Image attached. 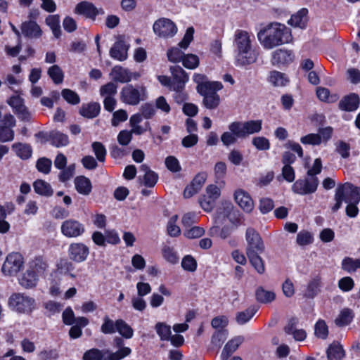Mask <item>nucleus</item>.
<instances>
[{
	"label": "nucleus",
	"mask_w": 360,
	"mask_h": 360,
	"mask_svg": "<svg viewBox=\"0 0 360 360\" xmlns=\"http://www.w3.org/2000/svg\"><path fill=\"white\" fill-rule=\"evenodd\" d=\"M300 141L303 144L318 146L321 143V136L319 134H309L301 137Z\"/></svg>",
	"instance_id": "e2e57ef3"
},
{
	"label": "nucleus",
	"mask_w": 360,
	"mask_h": 360,
	"mask_svg": "<svg viewBox=\"0 0 360 360\" xmlns=\"http://www.w3.org/2000/svg\"><path fill=\"white\" fill-rule=\"evenodd\" d=\"M307 14L308 10L305 8H302L297 13L291 16L288 23L292 26L304 28L307 25Z\"/></svg>",
	"instance_id": "bb28decb"
},
{
	"label": "nucleus",
	"mask_w": 360,
	"mask_h": 360,
	"mask_svg": "<svg viewBox=\"0 0 360 360\" xmlns=\"http://www.w3.org/2000/svg\"><path fill=\"white\" fill-rule=\"evenodd\" d=\"M350 145L344 141H338L335 143V152L343 159H347L350 156Z\"/></svg>",
	"instance_id": "864d4df0"
},
{
	"label": "nucleus",
	"mask_w": 360,
	"mask_h": 360,
	"mask_svg": "<svg viewBox=\"0 0 360 360\" xmlns=\"http://www.w3.org/2000/svg\"><path fill=\"white\" fill-rule=\"evenodd\" d=\"M129 46L126 44L124 39H118L110 50V56L113 59L123 61L127 58Z\"/></svg>",
	"instance_id": "a211bd4d"
},
{
	"label": "nucleus",
	"mask_w": 360,
	"mask_h": 360,
	"mask_svg": "<svg viewBox=\"0 0 360 360\" xmlns=\"http://www.w3.org/2000/svg\"><path fill=\"white\" fill-rule=\"evenodd\" d=\"M229 332L226 329H219L215 331L211 338V349L219 350L227 339Z\"/></svg>",
	"instance_id": "473e14b6"
},
{
	"label": "nucleus",
	"mask_w": 360,
	"mask_h": 360,
	"mask_svg": "<svg viewBox=\"0 0 360 360\" xmlns=\"http://www.w3.org/2000/svg\"><path fill=\"white\" fill-rule=\"evenodd\" d=\"M110 75L114 82L120 83H128L132 79V72L120 65L112 68Z\"/></svg>",
	"instance_id": "aec40b11"
},
{
	"label": "nucleus",
	"mask_w": 360,
	"mask_h": 360,
	"mask_svg": "<svg viewBox=\"0 0 360 360\" xmlns=\"http://www.w3.org/2000/svg\"><path fill=\"white\" fill-rule=\"evenodd\" d=\"M354 317V314L353 311L349 308H345L335 319V323L338 326H345L353 321Z\"/></svg>",
	"instance_id": "f704fd0d"
},
{
	"label": "nucleus",
	"mask_w": 360,
	"mask_h": 360,
	"mask_svg": "<svg viewBox=\"0 0 360 360\" xmlns=\"http://www.w3.org/2000/svg\"><path fill=\"white\" fill-rule=\"evenodd\" d=\"M22 34L28 38H39L42 32L35 21H25L21 25Z\"/></svg>",
	"instance_id": "412c9836"
},
{
	"label": "nucleus",
	"mask_w": 360,
	"mask_h": 360,
	"mask_svg": "<svg viewBox=\"0 0 360 360\" xmlns=\"http://www.w3.org/2000/svg\"><path fill=\"white\" fill-rule=\"evenodd\" d=\"M198 201L201 207L205 212H211L214 207L216 199L209 195H203L199 198Z\"/></svg>",
	"instance_id": "6e6d98bb"
},
{
	"label": "nucleus",
	"mask_w": 360,
	"mask_h": 360,
	"mask_svg": "<svg viewBox=\"0 0 360 360\" xmlns=\"http://www.w3.org/2000/svg\"><path fill=\"white\" fill-rule=\"evenodd\" d=\"M168 60L172 63H178L182 61L185 53L179 48L173 47L167 52Z\"/></svg>",
	"instance_id": "052dcab7"
},
{
	"label": "nucleus",
	"mask_w": 360,
	"mask_h": 360,
	"mask_svg": "<svg viewBox=\"0 0 360 360\" xmlns=\"http://www.w3.org/2000/svg\"><path fill=\"white\" fill-rule=\"evenodd\" d=\"M335 204L331 207L333 212H336L342 206V202L347 203L345 209L346 214L352 218L356 217L359 213L357 204L360 202V190L351 183L340 184L335 193Z\"/></svg>",
	"instance_id": "f03ea898"
},
{
	"label": "nucleus",
	"mask_w": 360,
	"mask_h": 360,
	"mask_svg": "<svg viewBox=\"0 0 360 360\" xmlns=\"http://www.w3.org/2000/svg\"><path fill=\"white\" fill-rule=\"evenodd\" d=\"M315 335L321 339L325 340L328 335V328L323 320H319L314 326Z\"/></svg>",
	"instance_id": "de8ad7c7"
},
{
	"label": "nucleus",
	"mask_w": 360,
	"mask_h": 360,
	"mask_svg": "<svg viewBox=\"0 0 360 360\" xmlns=\"http://www.w3.org/2000/svg\"><path fill=\"white\" fill-rule=\"evenodd\" d=\"M51 160L47 158H40L37 160L36 163L37 170L45 174H47L51 172Z\"/></svg>",
	"instance_id": "4d7b16f0"
},
{
	"label": "nucleus",
	"mask_w": 360,
	"mask_h": 360,
	"mask_svg": "<svg viewBox=\"0 0 360 360\" xmlns=\"http://www.w3.org/2000/svg\"><path fill=\"white\" fill-rule=\"evenodd\" d=\"M245 239L247 241L246 255L262 254L265 246L259 233L253 228L249 227L246 230Z\"/></svg>",
	"instance_id": "39448f33"
},
{
	"label": "nucleus",
	"mask_w": 360,
	"mask_h": 360,
	"mask_svg": "<svg viewBox=\"0 0 360 360\" xmlns=\"http://www.w3.org/2000/svg\"><path fill=\"white\" fill-rule=\"evenodd\" d=\"M262 129V120H249L243 122V129L245 131V138L250 134L259 133Z\"/></svg>",
	"instance_id": "58836bf2"
},
{
	"label": "nucleus",
	"mask_w": 360,
	"mask_h": 360,
	"mask_svg": "<svg viewBox=\"0 0 360 360\" xmlns=\"http://www.w3.org/2000/svg\"><path fill=\"white\" fill-rule=\"evenodd\" d=\"M228 219L233 226L238 228L243 224V214L234 207Z\"/></svg>",
	"instance_id": "0e129e2a"
},
{
	"label": "nucleus",
	"mask_w": 360,
	"mask_h": 360,
	"mask_svg": "<svg viewBox=\"0 0 360 360\" xmlns=\"http://www.w3.org/2000/svg\"><path fill=\"white\" fill-rule=\"evenodd\" d=\"M23 257L19 252H12L6 258L1 270L5 275L15 276L22 268Z\"/></svg>",
	"instance_id": "1a4fd4ad"
},
{
	"label": "nucleus",
	"mask_w": 360,
	"mask_h": 360,
	"mask_svg": "<svg viewBox=\"0 0 360 360\" xmlns=\"http://www.w3.org/2000/svg\"><path fill=\"white\" fill-rule=\"evenodd\" d=\"M174 86H186L189 79L188 73L179 65L171 66L169 68Z\"/></svg>",
	"instance_id": "6ab92c4d"
},
{
	"label": "nucleus",
	"mask_w": 360,
	"mask_h": 360,
	"mask_svg": "<svg viewBox=\"0 0 360 360\" xmlns=\"http://www.w3.org/2000/svg\"><path fill=\"white\" fill-rule=\"evenodd\" d=\"M162 256L165 260L171 264H176L179 261L176 252L169 246H165L162 248Z\"/></svg>",
	"instance_id": "13d9d810"
},
{
	"label": "nucleus",
	"mask_w": 360,
	"mask_h": 360,
	"mask_svg": "<svg viewBox=\"0 0 360 360\" xmlns=\"http://www.w3.org/2000/svg\"><path fill=\"white\" fill-rule=\"evenodd\" d=\"M166 167L172 172H179L181 170V167L179 160L174 156L169 155L165 159Z\"/></svg>",
	"instance_id": "338daca9"
},
{
	"label": "nucleus",
	"mask_w": 360,
	"mask_h": 360,
	"mask_svg": "<svg viewBox=\"0 0 360 360\" xmlns=\"http://www.w3.org/2000/svg\"><path fill=\"white\" fill-rule=\"evenodd\" d=\"M76 191L82 195H88L92 190L90 179L85 176H78L74 180Z\"/></svg>",
	"instance_id": "b1692460"
},
{
	"label": "nucleus",
	"mask_w": 360,
	"mask_h": 360,
	"mask_svg": "<svg viewBox=\"0 0 360 360\" xmlns=\"http://www.w3.org/2000/svg\"><path fill=\"white\" fill-rule=\"evenodd\" d=\"M91 147L97 160L103 162L106 156V149L104 145L101 142L95 141L91 144Z\"/></svg>",
	"instance_id": "8fccbe9b"
},
{
	"label": "nucleus",
	"mask_w": 360,
	"mask_h": 360,
	"mask_svg": "<svg viewBox=\"0 0 360 360\" xmlns=\"http://www.w3.org/2000/svg\"><path fill=\"white\" fill-rule=\"evenodd\" d=\"M157 334L162 341H168L172 335L171 327L163 322H158L155 326Z\"/></svg>",
	"instance_id": "79ce46f5"
},
{
	"label": "nucleus",
	"mask_w": 360,
	"mask_h": 360,
	"mask_svg": "<svg viewBox=\"0 0 360 360\" xmlns=\"http://www.w3.org/2000/svg\"><path fill=\"white\" fill-rule=\"evenodd\" d=\"M33 188L36 193L42 196L51 197L53 194V190L51 184L42 179L34 181Z\"/></svg>",
	"instance_id": "c85d7f7f"
},
{
	"label": "nucleus",
	"mask_w": 360,
	"mask_h": 360,
	"mask_svg": "<svg viewBox=\"0 0 360 360\" xmlns=\"http://www.w3.org/2000/svg\"><path fill=\"white\" fill-rule=\"evenodd\" d=\"M260 254H252L247 255L250 263L259 274H263L265 272L264 262L259 256Z\"/></svg>",
	"instance_id": "c03bdc74"
},
{
	"label": "nucleus",
	"mask_w": 360,
	"mask_h": 360,
	"mask_svg": "<svg viewBox=\"0 0 360 360\" xmlns=\"http://www.w3.org/2000/svg\"><path fill=\"white\" fill-rule=\"evenodd\" d=\"M236 202L247 213H250L254 208V202L250 194L243 189H238L234 193Z\"/></svg>",
	"instance_id": "2eb2a0df"
},
{
	"label": "nucleus",
	"mask_w": 360,
	"mask_h": 360,
	"mask_svg": "<svg viewBox=\"0 0 360 360\" xmlns=\"http://www.w3.org/2000/svg\"><path fill=\"white\" fill-rule=\"evenodd\" d=\"M12 149L16 155L22 160H28L32 157V148L28 143H15L12 145Z\"/></svg>",
	"instance_id": "cd10ccee"
},
{
	"label": "nucleus",
	"mask_w": 360,
	"mask_h": 360,
	"mask_svg": "<svg viewBox=\"0 0 360 360\" xmlns=\"http://www.w3.org/2000/svg\"><path fill=\"white\" fill-rule=\"evenodd\" d=\"M40 360H56L58 358V351L56 349H44L39 354Z\"/></svg>",
	"instance_id": "774afa93"
},
{
	"label": "nucleus",
	"mask_w": 360,
	"mask_h": 360,
	"mask_svg": "<svg viewBox=\"0 0 360 360\" xmlns=\"http://www.w3.org/2000/svg\"><path fill=\"white\" fill-rule=\"evenodd\" d=\"M181 266L187 271L193 272L197 269V262L193 256L186 255L182 259Z\"/></svg>",
	"instance_id": "bf43d9fd"
},
{
	"label": "nucleus",
	"mask_w": 360,
	"mask_h": 360,
	"mask_svg": "<svg viewBox=\"0 0 360 360\" xmlns=\"http://www.w3.org/2000/svg\"><path fill=\"white\" fill-rule=\"evenodd\" d=\"M360 98L355 93H350L345 96L340 100L338 107L341 110L346 112H352L356 110L359 106Z\"/></svg>",
	"instance_id": "dca6fc26"
},
{
	"label": "nucleus",
	"mask_w": 360,
	"mask_h": 360,
	"mask_svg": "<svg viewBox=\"0 0 360 360\" xmlns=\"http://www.w3.org/2000/svg\"><path fill=\"white\" fill-rule=\"evenodd\" d=\"M38 281L37 274L28 269L19 279L20 284L25 288L30 289L37 285Z\"/></svg>",
	"instance_id": "a878e982"
},
{
	"label": "nucleus",
	"mask_w": 360,
	"mask_h": 360,
	"mask_svg": "<svg viewBox=\"0 0 360 360\" xmlns=\"http://www.w3.org/2000/svg\"><path fill=\"white\" fill-rule=\"evenodd\" d=\"M124 341L122 336L115 337L113 339V346L117 348L118 350L115 352H111L110 351V353H108L109 355L105 360H121L129 356L131 352V349L129 347H124Z\"/></svg>",
	"instance_id": "4468645a"
},
{
	"label": "nucleus",
	"mask_w": 360,
	"mask_h": 360,
	"mask_svg": "<svg viewBox=\"0 0 360 360\" xmlns=\"http://www.w3.org/2000/svg\"><path fill=\"white\" fill-rule=\"evenodd\" d=\"M85 231L83 224L76 219H67L61 224V233L68 238H77Z\"/></svg>",
	"instance_id": "f8f14e48"
},
{
	"label": "nucleus",
	"mask_w": 360,
	"mask_h": 360,
	"mask_svg": "<svg viewBox=\"0 0 360 360\" xmlns=\"http://www.w3.org/2000/svg\"><path fill=\"white\" fill-rule=\"evenodd\" d=\"M295 59V55L292 50L286 49H278L272 52L271 63L278 68L288 67Z\"/></svg>",
	"instance_id": "9b49d317"
},
{
	"label": "nucleus",
	"mask_w": 360,
	"mask_h": 360,
	"mask_svg": "<svg viewBox=\"0 0 360 360\" xmlns=\"http://www.w3.org/2000/svg\"><path fill=\"white\" fill-rule=\"evenodd\" d=\"M101 331L103 334H112L117 331L116 321L110 319L108 316L103 318V323L101 327Z\"/></svg>",
	"instance_id": "3c124183"
},
{
	"label": "nucleus",
	"mask_w": 360,
	"mask_h": 360,
	"mask_svg": "<svg viewBox=\"0 0 360 360\" xmlns=\"http://www.w3.org/2000/svg\"><path fill=\"white\" fill-rule=\"evenodd\" d=\"M199 58L195 54H185L182 60L183 65L187 68L193 70L199 65Z\"/></svg>",
	"instance_id": "603ef678"
},
{
	"label": "nucleus",
	"mask_w": 360,
	"mask_h": 360,
	"mask_svg": "<svg viewBox=\"0 0 360 360\" xmlns=\"http://www.w3.org/2000/svg\"><path fill=\"white\" fill-rule=\"evenodd\" d=\"M48 75L56 84L63 82L64 74L62 69L58 65H53L48 70Z\"/></svg>",
	"instance_id": "a18cd8bd"
},
{
	"label": "nucleus",
	"mask_w": 360,
	"mask_h": 360,
	"mask_svg": "<svg viewBox=\"0 0 360 360\" xmlns=\"http://www.w3.org/2000/svg\"><path fill=\"white\" fill-rule=\"evenodd\" d=\"M223 85L221 82H217L214 86H211L210 89L204 90V92L198 93L203 96L202 103L207 109H215L220 103V97L217 93L222 89Z\"/></svg>",
	"instance_id": "9d476101"
},
{
	"label": "nucleus",
	"mask_w": 360,
	"mask_h": 360,
	"mask_svg": "<svg viewBox=\"0 0 360 360\" xmlns=\"http://www.w3.org/2000/svg\"><path fill=\"white\" fill-rule=\"evenodd\" d=\"M108 353H110L108 349L101 350L98 348H92L84 353L82 360H105L107 357H105V354Z\"/></svg>",
	"instance_id": "e433bc0d"
},
{
	"label": "nucleus",
	"mask_w": 360,
	"mask_h": 360,
	"mask_svg": "<svg viewBox=\"0 0 360 360\" xmlns=\"http://www.w3.org/2000/svg\"><path fill=\"white\" fill-rule=\"evenodd\" d=\"M244 341L245 338L243 335L235 336L229 340L222 349L221 359L228 360Z\"/></svg>",
	"instance_id": "f3484780"
},
{
	"label": "nucleus",
	"mask_w": 360,
	"mask_h": 360,
	"mask_svg": "<svg viewBox=\"0 0 360 360\" xmlns=\"http://www.w3.org/2000/svg\"><path fill=\"white\" fill-rule=\"evenodd\" d=\"M154 33L159 37L169 38L177 32V27L170 19L161 18L157 20L153 26Z\"/></svg>",
	"instance_id": "6e6552de"
},
{
	"label": "nucleus",
	"mask_w": 360,
	"mask_h": 360,
	"mask_svg": "<svg viewBox=\"0 0 360 360\" xmlns=\"http://www.w3.org/2000/svg\"><path fill=\"white\" fill-rule=\"evenodd\" d=\"M101 111V105L97 102L83 103L79 110V114L87 119L96 117Z\"/></svg>",
	"instance_id": "4be33fe9"
},
{
	"label": "nucleus",
	"mask_w": 360,
	"mask_h": 360,
	"mask_svg": "<svg viewBox=\"0 0 360 360\" xmlns=\"http://www.w3.org/2000/svg\"><path fill=\"white\" fill-rule=\"evenodd\" d=\"M233 44L236 47V60L238 65L245 66L257 60L258 54L252 47L250 37L247 31L237 30Z\"/></svg>",
	"instance_id": "7ed1b4c3"
},
{
	"label": "nucleus",
	"mask_w": 360,
	"mask_h": 360,
	"mask_svg": "<svg viewBox=\"0 0 360 360\" xmlns=\"http://www.w3.org/2000/svg\"><path fill=\"white\" fill-rule=\"evenodd\" d=\"M234 205L230 201H224L217 209L214 223L217 224H222L226 219H228L231 212L233 209Z\"/></svg>",
	"instance_id": "5701e85b"
},
{
	"label": "nucleus",
	"mask_w": 360,
	"mask_h": 360,
	"mask_svg": "<svg viewBox=\"0 0 360 360\" xmlns=\"http://www.w3.org/2000/svg\"><path fill=\"white\" fill-rule=\"evenodd\" d=\"M51 144L56 148L65 146L69 143L68 136L57 130L50 131Z\"/></svg>",
	"instance_id": "2f4dec72"
},
{
	"label": "nucleus",
	"mask_w": 360,
	"mask_h": 360,
	"mask_svg": "<svg viewBox=\"0 0 360 360\" xmlns=\"http://www.w3.org/2000/svg\"><path fill=\"white\" fill-rule=\"evenodd\" d=\"M326 354L328 360H342L345 355L342 346L335 342L329 345Z\"/></svg>",
	"instance_id": "c756f323"
},
{
	"label": "nucleus",
	"mask_w": 360,
	"mask_h": 360,
	"mask_svg": "<svg viewBox=\"0 0 360 360\" xmlns=\"http://www.w3.org/2000/svg\"><path fill=\"white\" fill-rule=\"evenodd\" d=\"M193 82L197 84L196 90L198 93L204 92V90L210 89L211 86H214L217 82L207 81L205 75L195 73L193 75Z\"/></svg>",
	"instance_id": "72a5a7b5"
},
{
	"label": "nucleus",
	"mask_w": 360,
	"mask_h": 360,
	"mask_svg": "<svg viewBox=\"0 0 360 360\" xmlns=\"http://www.w3.org/2000/svg\"><path fill=\"white\" fill-rule=\"evenodd\" d=\"M342 267L348 272L355 271L360 269V259H354L350 257H345L342 262Z\"/></svg>",
	"instance_id": "09e8293b"
},
{
	"label": "nucleus",
	"mask_w": 360,
	"mask_h": 360,
	"mask_svg": "<svg viewBox=\"0 0 360 360\" xmlns=\"http://www.w3.org/2000/svg\"><path fill=\"white\" fill-rule=\"evenodd\" d=\"M257 38L265 49L288 44L292 41L290 30L279 22H271L257 33Z\"/></svg>",
	"instance_id": "f257e3e1"
},
{
	"label": "nucleus",
	"mask_w": 360,
	"mask_h": 360,
	"mask_svg": "<svg viewBox=\"0 0 360 360\" xmlns=\"http://www.w3.org/2000/svg\"><path fill=\"white\" fill-rule=\"evenodd\" d=\"M255 299L259 303L269 304L276 299V294L259 286L255 290Z\"/></svg>",
	"instance_id": "7c9ffc66"
},
{
	"label": "nucleus",
	"mask_w": 360,
	"mask_h": 360,
	"mask_svg": "<svg viewBox=\"0 0 360 360\" xmlns=\"http://www.w3.org/2000/svg\"><path fill=\"white\" fill-rule=\"evenodd\" d=\"M68 253L70 260L80 263L86 259L89 248L82 243H72L69 246Z\"/></svg>",
	"instance_id": "ddd939ff"
},
{
	"label": "nucleus",
	"mask_w": 360,
	"mask_h": 360,
	"mask_svg": "<svg viewBox=\"0 0 360 360\" xmlns=\"http://www.w3.org/2000/svg\"><path fill=\"white\" fill-rule=\"evenodd\" d=\"M35 300L23 293H13L8 300L10 307L18 313L29 314L34 309Z\"/></svg>",
	"instance_id": "20e7f679"
},
{
	"label": "nucleus",
	"mask_w": 360,
	"mask_h": 360,
	"mask_svg": "<svg viewBox=\"0 0 360 360\" xmlns=\"http://www.w3.org/2000/svg\"><path fill=\"white\" fill-rule=\"evenodd\" d=\"M258 309V307L252 305L248 307L247 309L238 312L236 318L237 323L240 325L246 323L252 319V317H253Z\"/></svg>",
	"instance_id": "c9c22d12"
},
{
	"label": "nucleus",
	"mask_w": 360,
	"mask_h": 360,
	"mask_svg": "<svg viewBox=\"0 0 360 360\" xmlns=\"http://www.w3.org/2000/svg\"><path fill=\"white\" fill-rule=\"evenodd\" d=\"M252 144L259 150H267L270 148V142L264 136H256L252 140Z\"/></svg>",
	"instance_id": "680f3d73"
},
{
	"label": "nucleus",
	"mask_w": 360,
	"mask_h": 360,
	"mask_svg": "<svg viewBox=\"0 0 360 360\" xmlns=\"http://www.w3.org/2000/svg\"><path fill=\"white\" fill-rule=\"evenodd\" d=\"M145 92L146 87L143 86H140L139 90L138 88L134 87L132 84H127L121 90L120 100L127 105H136L141 100V94H144Z\"/></svg>",
	"instance_id": "0eeeda50"
},
{
	"label": "nucleus",
	"mask_w": 360,
	"mask_h": 360,
	"mask_svg": "<svg viewBox=\"0 0 360 360\" xmlns=\"http://www.w3.org/2000/svg\"><path fill=\"white\" fill-rule=\"evenodd\" d=\"M63 98L72 105H77L80 102L79 95L74 91L69 89H64L61 91Z\"/></svg>",
	"instance_id": "5fc2aeb1"
},
{
	"label": "nucleus",
	"mask_w": 360,
	"mask_h": 360,
	"mask_svg": "<svg viewBox=\"0 0 360 360\" xmlns=\"http://www.w3.org/2000/svg\"><path fill=\"white\" fill-rule=\"evenodd\" d=\"M116 332H118L124 339H130L134 335L133 328L123 319L116 320Z\"/></svg>",
	"instance_id": "4c0bfd02"
},
{
	"label": "nucleus",
	"mask_w": 360,
	"mask_h": 360,
	"mask_svg": "<svg viewBox=\"0 0 360 360\" xmlns=\"http://www.w3.org/2000/svg\"><path fill=\"white\" fill-rule=\"evenodd\" d=\"M229 129L236 138H240V139L245 138V131L243 129V122H233L229 124Z\"/></svg>",
	"instance_id": "69168bd1"
},
{
	"label": "nucleus",
	"mask_w": 360,
	"mask_h": 360,
	"mask_svg": "<svg viewBox=\"0 0 360 360\" xmlns=\"http://www.w3.org/2000/svg\"><path fill=\"white\" fill-rule=\"evenodd\" d=\"M319 186L316 176H308L305 179H297L292 186V191L296 194L305 195L316 192Z\"/></svg>",
	"instance_id": "423d86ee"
},
{
	"label": "nucleus",
	"mask_w": 360,
	"mask_h": 360,
	"mask_svg": "<svg viewBox=\"0 0 360 360\" xmlns=\"http://www.w3.org/2000/svg\"><path fill=\"white\" fill-rule=\"evenodd\" d=\"M321 283L320 276H316L312 278L308 283L304 297L307 298H314L320 291Z\"/></svg>",
	"instance_id": "ea45409f"
},
{
	"label": "nucleus",
	"mask_w": 360,
	"mask_h": 360,
	"mask_svg": "<svg viewBox=\"0 0 360 360\" xmlns=\"http://www.w3.org/2000/svg\"><path fill=\"white\" fill-rule=\"evenodd\" d=\"M172 91H174L173 98L178 104H181L188 100V94L185 91V86H174Z\"/></svg>",
	"instance_id": "49530a36"
},
{
	"label": "nucleus",
	"mask_w": 360,
	"mask_h": 360,
	"mask_svg": "<svg viewBox=\"0 0 360 360\" xmlns=\"http://www.w3.org/2000/svg\"><path fill=\"white\" fill-rule=\"evenodd\" d=\"M269 80L274 86H284L289 82L285 75L277 70L270 72Z\"/></svg>",
	"instance_id": "a19ab883"
},
{
	"label": "nucleus",
	"mask_w": 360,
	"mask_h": 360,
	"mask_svg": "<svg viewBox=\"0 0 360 360\" xmlns=\"http://www.w3.org/2000/svg\"><path fill=\"white\" fill-rule=\"evenodd\" d=\"M94 9L95 6L94 4L83 1L76 5L75 13L79 15H83L86 18L94 20Z\"/></svg>",
	"instance_id": "393cba45"
},
{
	"label": "nucleus",
	"mask_w": 360,
	"mask_h": 360,
	"mask_svg": "<svg viewBox=\"0 0 360 360\" xmlns=\"http://www.w3.org/2000/svg\"><path fill=\"white\" fill-rule=\"evenodd\" d=\"M48 264L42 257H36L34 259L30 262L29 269L34 271L36 274H42L46 270Z\"/></svg>",
	"instance_id": "37998d69"
}]
</instances>
